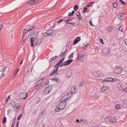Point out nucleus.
<instances>
[{"instance_id": "f257e3e1", "label": "nucleus", "mask_w": 127, "mask_h": 127, "mask_svg": "<svg viewBox=\"0 0 127 127\" xmlns=\"http://www.w3.org/2000/svg\"><path fill=\"white\" fill-rule=\"evenodd\" d=\"M69 95V94L67 93L62 97L56 106L55 109L56 112H58L64 108L66 105V100L70 96H68Z\"/></svg>"}, {"instance_id": "f03ea898", "label": "nucleus", "mask_w": 127, "mask_h": 127, "mask_svg": "<svg viewBox=\"0 0 127 127\" xmlns=\"http://www.w3.org/2000/svg\"><path fill=\"white\" fill-rule=\"evenodd\" d=\"M30 33L31 34L29 35V37H33L34 38L37 39L39 37V33L38 32L35 31L33 32H31Z\"/></svg>"}, {"instance_id": "7ed1b4c3", "label": "nucleus", "mask_w": 127, "mask_h": 127, "mask_svg": "<svg viewBox=\"0 0 127 127\" xmlns=\"http://www.w3.org/2000/svg\"><path fill=\"white\" fill-rule=\"evenodd\" d=\"M27 96V94L24 92L21 93L19 95V97L21 99H25Z\"/></svg>"}, {"instance_id": "20e7f679", "label": "nucleus", "mask_w": 127, "mask_h": 127, "mask_svg": "<svg viewBox=\"0 0 127 127\" xmlns=\"http://www.w3.org/2000/svg\"><path fill=\"white\" fill-rule=\"evenodd\" d=\"M122 71V69L120 67H115L114 68L113 72L116 74H118L121 73Z\"/></svg>"}, {"instance_id": "39448f33", "label": "nucleus", "mask_w": 127, "mask_h": 127, "mask_svg": "<svg viewBox=\"0 0 127 127\" xmlns=\"http://www.w3.org/2000/svg\"><path fill=\"white\" fill-rule=\"evenodd\" d=\"M52 88L51 86L46 87L44 89V93L45 95L48 94L52 90Z\"/></svg>"}, {"instance_id": "423d86ee", "label": "nucleus", "mask_w": 127, "mask_h": 127, "mask_svg": "<svg viewBox=\"0 0 127 127\" xmlns=\"http://www.w3.org/2000/svg\"><path fill=\"white\" fill-rule=\"evenodd\" d=\"M49 36H53L56 34V32L53 30H49L47 32Z\"/></svg>"}, {"instance_id": "0eeeda50", "label": "nucleus", "mask_w": 127, "mask_h": 127, "mask_svg": "<svg viewBox=\"0 0 127 127\" xmlns=\"http://www.w3.org/2000/svg\"><path fill=\"white\" fill-rule=\"evenodd\" d=\"M117 16L119 19L121 20H123L124 19L125 16L124 13H120L119 14L117 15Z\"/></svg>"}, {"instance_id": "6e6552de", "label": "nucleus", "mask_w": 127, "mask_h": 127, "mask_svg": "<svg viewBox=\"0 0 127 127\" xmlns=\"http://www.w3.org/2000/svg\"><path fill=\"white\" fill-rule=\"evenodd\" d=\"M73 61V60L72 59H70L68 60L65 62H64V66H66L70 64L71 62Z\"/></svg>"}, {"instance_id": "1a4fd4ad", "label": "nucleus", "mask_w": 127, "mask_h": 127, "mask_svg": "<svg viewBox=\"0 0 127 127\" xmlns=\"http://www.w3.org/2000/svg\"><path fill=\"white\" fill-rule=\"evenodd\" d=\"M59 67L56 65L55 66V69L54 70L52 71H51V72L50 75H52L53 74H54L57 71L58 68Z\"/></svg>"}, {"instance_id": "9d476101", "label": "nucleus", "mask_w": 127, "mask_h": 127, "mask_svg": "<svg viewBox=\"0 0 127 127\" xmlns=\"http://www.w3.org/2000/svg\"><path fill=\"white\" fill-rule=\"evenodd\" d=\"M72 71L71 70H69L67 72L66 74V76L67 78H69L72 76Z\"/></svg>"}, {"instance_id": "9b49d317", "label": "nucleus", "mask_w": 127, "mask_h": 127, "mask_svg": "<svg viewBox=\"0 0 127 127\" xmlns=\"http://www.w3.org/2000/svg\"><path fill=\"white\" fill-rule=\"evenodd\" d=\"M109 89V87L106 85H104L102 88L101 90L102 92H104Z\"/></svg>"}, {"instance_id": "f8f14e48", "label": "nucleus", "mask_w": 127, "mask_h": 127, "mask_svg": "<svg viewBox=\"0 0 127 127\" xmlns=\"http://www.w3.org/2000/svg\"><path fill=\"white\" fill-rule=\"evenodd\" d=\"M103 52L104 54H107L109 52V49L107 48H104L103 50Z\"/></svg>"}, {"instance_id": "ddd939ff", "label": "nucleus", "mask_w": 127, "mask_h": 127, "mask_svg": "<svg viewBox=\"0 0 127 127\" xmlns=\"http://www.w3.org/2000/svg\"><path fill=\"white\" fill-rule=\"evenodd\" d=\"M21 104H20L16 103L15 104V106H14V108H15V110L16 112H17L18 111V110L17 109L18 107L20 106Z\"/></svg>"}, {"instance_id": "4468645a", "label": "nucleus", "mask_w": 127, "mask_h": 127, "mask_svg": "<svg viewBox=\"0 0 127 127\" xmlns=\"http://www.w3.org/2000/svg\"><path fill=\"white\" fill-rule=\"evenodd\" d=\"M44 79V77H42V79H40V80H38L37 82L36 86H38L41 84L43 82Z\"/></svg>"}, {"instance_id": "2eb2a0df", "label": "nucleus", "mask_w": 127, "mask_h": 127, "mask_svg": "<svg viewBox=\"0 0 127 127\" xmlns=\"http://www.w3.org/2000/svg\"><path fill=\"white\" fill-rule=\"evenodd\" d=\"M30 37V41L31 44V46L32 47H33L34 46V38L33 37Z\"/></svg>"}, {"instance_id": "dca6fc26", "label": "nucleus", "mask_w": 127, "mask_h": 127, "mask_svg": "<svg viewBox=\"0 0 127 127\" xmlns=\"http://www.w3.org/2000/svg\"><path fill=\"white\" fill-rule=\"evenodd\" d=\"M76 87L73 86L71 88V94H74L76 92Z\"/></svg>"}, {"instance_id": "f3484780", "label": "nucleus", "mask_w": 127, "mask_h": 127, "mask_svg": "<svg viewBox=\"0 0 127 127\" xmlns=\"http://www.w3.org/2000/svg\"><path fill=\"white\" fill-rule=\"evenodd\" d=\"M112 79V78L111 77L107 78H106L105 79H104L103 80L102 82H105L106 81L111 82Z\"/></svg>"}, {"instance_id": "a211bd4d", "label": "nucleus", "mask_w": 127, "mask_h": 127, "mask_svg": "<svg viewBox=\"0 0 127 127\" xmlns=\"http://www.w3.org/2000/svg\"><path fill=\"white\" fill-rule=\"evenodd\" d=\"M64 60V58L62 59L56 65L59 67L61 64L63 62Z\"/></svg>"}, {"instance_id": "6ab92c4d", "label": "nucleus", "mask_w": 127, "mask_h": 127, "mask_svg": "<svg viewBox=\"0 0 127 127\" xmlns=\"http://www.w3.org/2000/svg\"><path fill=\"white\" fill-rule=\"evenodd\" d=\"M111 117L108 116L104 118V120L108 122H110V118Z\"/></svg>"}, {"instance_id": "aec40b11", "label": "nucleus", "mask_w": 127, "mask_h": 127, "mask_svg": "<svg viewBox=\"0 0 127 127\" xmlns=\"http://www.w3.org/2000/svg\"><path fill=\"white\" fill-rule=\"evenodd\" d=\"M110 123H115L116 121V120L113 117H111L110 118Z\"/></svg>"}, {"instance_id": "412c9836", "label": "nucleus", "mask_w": 127, "mask_h": 127, "mask_svg": "<svg viewBox=\"0 0 127 127\" xmlns=\"http://www.w3.org/2000/svg\"><path fill=\"white\" fill-rule=\"evenodd\" d=\"M35 28V26H32L30 27L27 28L28 31H29L31 30H33Z\"/></svg>"}, {"instance_id": "4be33fe9", "label": "nucleus", "mask_w": 127, "mask_h": 127, "mask_svg": "<svg viewBox=\"0 0 127 127\" xmlns=\"http://www.w3.org/2000/svg\"><path fill=\"white\" fill-rule=\"evenodd\" d=\"M117 88L118 90H122V85L121 84H118L117 85Z\"/></svg>"}, {"instance_id": "5701e85b", "label": "nucleus", "mask_w": 127, "mask_h": 127, "mask_svg": "<svg viewBox=\"0 0 127 127\" xmlns=\"http://www.w3.org/2000/svg\"><path fill=\"white\" fill-rule=\"evenodd\" d=\"M73 19V18H69L66 20H64V22L67 23V22H68L69 21H71L72 19Z\"/></svg>"}, {"instance_id": "b1692460", "label": "nucleus", "mask_w": 127, "mask_h": 127, "mask_svg": "<svg viewBox=\"0 0 127 127\" xmlns=\"http://www.w3.org/2000/svg\"><path fill=\"white\" fill-rule=\"evenodd\" d=\"M76 15H77L79 18V20H81V14L80 12L78 11L76 13Z\"/></svg>"}, {"instance_id": "393cba45", "label": "nucleus", "mask_w": 127, "mask_h": 127, "mask_svg": "<svg viewBox=\"0 0 127 127\" xmlns=\"http://www.w3.org/2000/svg\"><path fill=\"white\" fill-rule=\"evenodd\" d=\"M58 56H55L51 58L50 60V62H52L53 61L55 60L58 57Z\"/></svg>"}, {"instance_id": "a878e982", "label": "nucleus", "mask_w": 127, "mask_h": 127, "mask_svg": "<svg viewBox=\"0 0 127 127\" xmlns=\"http://www.w3.org/2000/svg\"><path fill=\"white\" fill-rule=\"evenodd\" d=\"M29 31H28V29H24L23 31V35H22V38H23V36L24 35H25V34L27 32H28Z\"/></svg>"}, {"instance_id": "bb28decb", "label": "nucleus", "mask_w": 127, "mask_h": 127, "mask_svg": "<svg viewBox=\"0 0 127 127\" xmlns=\"http://www.w3.org/2000/svg\"><path fill=\"white\" fill-rule=\"evenodd\" d=\"M45 114V111L43 110L41 111L39 115L41 117H42Z\"/></svg>"}, {"instance_id": "cd10ccee", "label": "nucleus", "mask_w": 127, "mask_h": 127, "mask_svg": "<svg viewBox=\"0 0 127 127\" xmlns=\"http://www.w3.org/2000/svg\"><path fill=\"white\" fill-rule=\"evenodd\" d=\"M77 55L78 57L77 58V59L79 61H80L81 60L82 58L81 56V55H80V54H78Z\"/></svg>"}, {"instance_id": "c85d7f7f", "label": "nucleus", "mask_w": 127, "mask_h": 127, "mask_svg": "<svg viewBox=\"0 0 127 127\" xmlns=\"http://www.w3.org/2000/svg\"><path fill=\"white\" fill-rule=\"evenodd\" d=\"M87 53H80V55H81V56L82 58L84 56H85L87 55Z\"/></svg>"}, {"instance_id": "c756f323", "label": "nucleus", "mask_w": 127, "mask_h": 127, "mask_svg": "<svg viewBox=\"0 0 127 127\" xmlns=\"http://www.w3.org/2000/svg\"><path fill=\"white\" fill-rule=\"evenodd\" d=\"M16 102L14 101L12 102L11 103V104L12 106L14 107V106H15V103H16Z\"/></svg>"}, {"instance_id": "7c9ffc66", "label": "nucleus", "mask_w": 127, "mask_h": 127, "mask_svg": "<svg viewBox=\"0 0 127 127\" xmlns=\"http://www.w3.org/2000/svg\"><path fill=\"white\" fill-rule=\"evenodd\" d=\"M87 6H86L83 8V12L84 13H85L86 12L87 9Z\"/></svg>"}, {"instance_id": "2f4dec72", "label": "nucleus", "mask_w": 127, "mask_h": 127, "mask_svg": "<svg viewBox=\"0 0 127 127\" xmlns=\"http://www.w3.org/2000/svg\"><path fill=\"white\" fill-rule=\"evenodd\" d=\"M87 121L86 120H81L80 121V123H85L87 122Z\"/></svg>"}, {"instance_id": "473e14b6", "label": "nucleus", "mask_w": 127, "mask_h": 127, "mask_svg": "<svg viewBox=\"0 0 127 127\" xmlns=\"http://www.w3.org/2000/svg\"><path fill=\"white\" fill-rule=\"evenodd\" d=\"M51 80H53V79L55 81H57V82H59V80L57 78H51Z\"/></svg>"}, {"instance_id": "72a5a7b5", "label": "nucleus", "mask_w": 127, "mask_h": 127, "mask_svg": "<svg viewBox=\"0 0 127 127\" xmlns=\"http://www.w3.org/2000/svg\"><path fill=\"white\" fill-rule=\"evenodd\" d=\"M78 8V5H75L74 9L75 11H76Z\"/></svg>"}, {"instance_id": "f704fd0d", "label": "nucleus", "mask_w": 127, "mask_h": 127, "mask_svg": "<svg viewBox=\"0 0 127 127\" xmlns=\"http://www.w3.org/2000/svg\"><path fill=\"white\" fill-rule=\"evenodd\" d=\"M6 117H4L3 120V123L4 124L6 123Z\"/></svg>"}, {"instance_id": "c9c22d12", "label": "nucleus", "mask_w": 127, "mask_h": 127, "mask_svg": "<svg viewBox=\"0 0 127 127\" xmlns=\"http://www.w3.org/2000/svg\"><path fill=\"white\" fill-rule=\"evenodd\" d=\"M30 66V67L28 70V72H30L31 71L32 68V66H31V65H30L29 67Z\"/></svg>"}, {"instance_id": "e433bc0d", "label": "nucleus", "mask_w": 127, "mask_h": 127, "mask_svg": "<svg viewBox=\"0 0 127 127\" xmlns=\"http://www.w3.org/2000/svg\"><path fill=\"white\" fill-rule=\"evenodd\" d=\"M5 77V75L4 74H1V75L0 77L2 79H2H3V78Z\"/></svg>"}, {"instance_id": "4c0bfd02", "label": "nucleus", "mask_w": 127, "mask_h": 127, "mask_svg": "<svg viewBox=\"0 0 127 127\" xmlns=\"http://www.w3.org/2000/svg\"><path fill=\"white\" fill-rule=\"evenodd\" d=\"M74 53H71L69 57H68V58H71V59H72L73 58V55L74 54Z\"/></svg>"}, {"instance_id": "58836bf2", "label": "nucleus", "mask_w": 127, "mask_h": 127, "mask_svg": "<svg viewBox=\"0 0 127 127\" xmlns=\"http://www.w3.org/2000/svg\"><path fill=\"white\" fill-rule=\"evenodd\" d=\"M123 28V26L121 25V26L120 27L119 29V30L120 31H121L122 32H123L122 31Z\"/></svg>"}, {"instance_id": "ea45409f", "label": "nucleus", "mask_w": 127, "mask_h": 127, "mask_svg": "<svg viewBox=\"0 0 127 127\" xmlns=\"http://www.w3.org/2000/svg\"><path fill=\"white\" fill-rule=\"evenodd\" d=\"M89 45V44H87L84 45V46L82 47L83 48L85 49Z\"/></svg>"}, {"instance_id": "a19ab883", "label": "nucleus", "mask_w": 127, "mask_h": 127, "mask_svg": "<svg viewBox=\"0 0 127 127\" xmlns=\"http://www.w3.org/2000/svg\"><path fill=\"white\" fill-rule=\"evenodd\" d=\"M93 76H94L95 77H97L98 76V75L97 74V73L95 72L93 73Z\"/></svg>"}, {"instance_id": "79ce46f5", "label": "nucleus", "mask_w": 127, "mask_h": 127, "mask_svg": "<svg viewBox=\"0 0 127 127\" xmlns=\"http://www.w3.org/2000/svg\"><path fill=\"white\" fill-rule=\"evenodd\" d=\"M48 33L47 32H46L44 33L43 35L44 36H48Z\"/></svg>"}, {"instance_id": "37998d69", "label": "nucleus", "mask_w": 127, "mask_h": 127, "mask_svg": "<svg viewBox=\"0 0 127 127\" xmlns=\"http://www.w3.org/2000/svg\"><path fill=\"white\" fill-rule=\"evenodd\" d=\"M67 23L68 24H70L71 25L73 26H74L75 25V23L71 22H67Z\"/></svg>"}, {"instance_id": "c03bdc74", "label": "nucleus", "mask_w": 127, "mask_h": 127, "mask_svg": "<svg viewBox=\"0 0 127 127\" xmlns=\"http://www.w3.org/2000/svg\"><path fill=\"white\" fill-rule=\"evenodd\" d=\"M7 67H3L2 68V69H1V71H2V72H3L4 71H5L6 68H7Z\"/></svg>"}, {"instance_id": "a18cd8bd", "label": "nucleus", "mask_w": 127, "mask_h": 127, "mask_svg": "<svg viewBox=\"0 0 127 127\" xmlns=\"http://www.w3.org/2000/svg\"><path fill=\"white\" fill-rule=\"evenodd\" d=\"M66 53V50H65L64 52L61 55L62 57H63Z\"/></svg>"}, {"instance_id": "49530a36", "label": "nucleus", "mask_w": 127, "mask_h": 127, "mask_svg": "<svg viewBox=\"0 0 127 127\" xmlns=\"http://www.w3.org/2000/svg\"><path fill=\"white\" fill-rule=\"evenodd\" d=\"M117 6V4L116 3H115L113 5V7L114 8H116Z\"/></svg>"}, {"instance_id": "de8ad7c7", "label": "nucleus", "mask_w": 127, "mask_h": 127, "mask_svg": "<svg viewBox=\"0 0 127 127\" xmlns=\"http://www.w3.org/2000/svg\"><path fill=\"white\" fill-rule=\"evenodd\" d=\"M78 41L77 40L75 39V40H74L73 42V44H75L76 43H77Z\"/></svg>"}, {"instance_id": "09e8293b", "label": "nucleus", "mask_w": 127, "mask_h": 127, "mask_svg": "<svg viewBox=\"0 0 127 127\" xmlns=\"http://www.w3.org/2000/svg\"><path fill=\"white\" fill-rule=\"evenodd\" d=\"M99 41H100V42H101L102 44H104V42H103V40L102 39H101V38H100V39Z\"/></svg>"}, {"instance_id": "8fccbe9b", "label": "nucleus", "mask_w": 127, "mask_h": 127, "mask_svg": "<svg viewBox=\"0 0 127 127\" xmlns=\"http://www.w3.org/2000/svg\"><path fill=\"white\" fill-rule=\"evenodd\" d=\"M63 21V19H59V20L57 21V23L58 24H59L60 23L62 22Z\"/></svg>"}, {"instance_id": "3c124183", "label": "nucleus", "mask_w": 127, "mask_h": 127, "mask_svg": "<svg viewBox=\"0 0 127 127\" xmlns=\"http://www.w3.org/2000/svg\"><path fill=\"white\" fill-rule=\"evenodd\" d=\"M92 2H91L88 5H86L87 6V7H91L92 6Z\"/></svg>"}, {"instance_id": "603ef678", "label": "nucleus", "mask_w": 127, "mask_h": 127, "mask_svg": "<svg viewBox=\"0 0 127 127\" xmlns=\"http://www.w3.org/2000/svg\"><path fill=\"white\" fill-rule=\"evenodd\" d=\"M117 80V79L116 78H112V79L111 82H114L115 81H116Z\"/></svg>"}, {"instance_id": "864d4df0", "label": "nucleus", "mask_w": 127, "mask_h": 127, "mask_svg": "<svg viewBox=\"0 0 127 127\" xmlns=\"http://www.w3.org/2000/svg\"><path fill=\"white\" fill-rule=\"evenodd\" d=\"M120 1L121 2V3L122 4L124 5H125V3L124 1L120 0Z\"/></svg>"}, {"instance_id": "5fc2aeb1", "label": "nucleus", "mask_w": 127, "mask_h": 127, "mask_svg": "<svg viewBox=\"0 0 127 127\" xmlns=\"http://www.w3.org/2000/svg\"><path fill=\"white\" fill-rule=\"evenodd\" d=\"M84 84V82L82 81V82H81L80 83L79 85L80 86H82Z\"/></svg>"}, {"instance_id": "6e6d98bb", "label": "nucleus", "mask_w": 127, "mask_h": 127, "mask_svg": "<svg viewBox=\"0 0 127 127\" xmlns=\"http://www.w3.org/2000/svg\"><path fill=\"white\" fill-rule=\"evenodd\" d=\"M79 42L81 40V38L80 37H78L75 38Z\"/></svg>"}, {"instance_id": "4d7b16f0", "label": "nucleus", "mask_w": 127, "mask_h": 127, "mask_svg": "<svg viewBox=\"0 0 127 127\" xmlns=\"http://www.w3.org/2000/svg\"><path fill=\"white\" fill-rule=\"evenodd\" d=\"M123 103L125 104H127V100H124L123 101Z\"/></svg>"}, {"instance_id": "13d9d810", "label": "nucleus", "mask_w": 127, "mask_h": 127, "mask_svg": "<svg viewBox=\"0 0 127 127\" xmlns=\"http://www.w3.org/2000/svg\"><path fill=\"white\" fill-rule=\"evenodd\" d=\"M95 49H96L97 50H99L100 49V47L99 46H95Z\"/></svg>"}, {"instance_id": "bf43d9fd", "label": "nucleus", "mask_w": 127, "mask_h": 127, "mask_svg": "<svg viewBox=\"0 0 127 127\" xmlns=\"http://www.w3.org/2000/svg\"><path fill=\"white\" fill-rule=\"evenodd\" d=\"M41 100V99L40 98H38L36 100V102L37 103H38Z\"/></svg>"}, {"instance_id": "052dcab7", "label": "nucleus", "mask_w": 127, "mask_h": 127, "mask_svg": "<svg viewBox=\"0 0 127 127\" xmlns=\"http://www.w3.org/2000/svg\"><path fill=\"white\" fill-rule=\"evenodd\" d=\"M120 105L119 104L117 105L116 106V108L117 109H118L120 107Z\"/></svg>"}, {"instance_id": "680f3d73", "label": "nucleus", "mask_w": 127, "mask_h": 127, "mask_svg": "<svg viewBox=\"0 0 127 127\" xmlns=\"http://www.w3.org/2000/svg\"><path fill=\"white\" fill-rule=\"evenodd\" d=\"M123 91L124 92H127V88H125L123 89Z\"/></svg>"}, {"instance_id": "e2e57ef3", "label": "nucleus", "mask_w": 127, "mask_h": 127, "mask_svg": "<svg viewBox=\"0 0 127 127\" xmlns=\"http://www.w3.org/2000/svg\"><path fill=\"white\" fill-rule=\"evenodd\" d=\"M21 117H22L21 114H20V115H19L17 118V120H19L21 118Z\"/></svg>"}, {"instance_id": "0e129e2a", "label": "nucleus", "mask_w": 127, "mask_h": 127, "mask_svg": "<svg viewBox=\"0 0 127 127\" xmlns=\"http://www.w3.org/2000/svg\"><path fill=\"white\" fill-rule=\"evenodd\" d=\"M36 113H37V111L36 110H34L33 111V112L32 113V114L33 115H34L36 114Z\"/></svg>"}, {"instance_id": "69168bd1", "label": "nucleus", "mask_w": 127, "mask_h": 127, "mask_svg": "<svg viewBox=\"0 0 127 127\" xmlns=\"http://www.w3.org/2000/svg\"><path fill=\"white\" fill-rule=\"evenodd\" d=\"M89 22L90 25L92 26H93V24L92 23L91 21H89Z\"/></svg>"}, {"instance_id": "338daca9", "label": "nucleus", "mask_w": 127, "mask_h": 127, "mask_svg": "<svg viewBox=\"0 0 127 127\" xmlns=\"http://www.w3.org/2000/svg\"><path fill=\"white\" fill-rule=\"evenodd\" d=\"M41 42V41H38L37 40L36 42V44H39Z\"/></svg>"}, {"instance_id": "774afa93", "label": "nucleus", "mask_w": 127, "mask_h": 127, "mask_svg": "<svg viewBox=\"0 0 127 127\" xmlns=\"http://www.w3.org/2000/svg\"><path fill=\"white\" fill-rule=\"evenodd\" d=\"M125 41L126 44L127 45V38H126L125 39Z\"/></svg>"}]
</instances>
